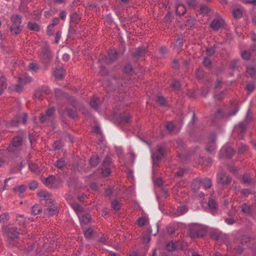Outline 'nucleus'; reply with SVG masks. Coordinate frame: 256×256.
<instances>
[{
	"label": "nucleus",
	"instance_id": "nucleus-1",
	"mask_svg": "<svg viewBox=\"0 0 256 256\" xmlns=\"http://www.w3.org/2000/svg\"><path fill=\"white\" fill-rule=\"evenodd\" d=\"M11 26L10 32L12 34L17 35L22 31V16L18 14H12L10 18Z\"/></svg>",
	"mask_w": 256,
	"mask_h": 256
},
{
	"label": "nucleus",
	"instance_id": "nucleus-2",
	"mask_svg": "<svg viewBox=\"0 0 256 256\" xmlns=\"http://www.w3.org/2000/svg\"><path fill=\"white\" fill-rule=\"evenodd\" d=\"M252 112L250 110H248L244 122L235 126L234 132V134L240 135V138H243L244 134L246 129V126L252 120Z\"/></svg>",
	"mask_w": 256,
	"mask_h": 256
},
{
	"label": "nucleus",
	"instance_id": "nucleus-3",
	"mask_svg": "<svg viewBox=\"0 0 256 256\" xmlns=\"http://www.w3.org/2000/svg\"><path fill=\"white\" fill-rule=\"evenodd\" d=\"M42 204L48 206V208L55 204L56 202L50 198V194L46 190H40L38 193Z\"/></svg>",
	"mask_w": 256,
	"mask_h": 256
},
{
	"label": "nucleus",
	"instance_id": "nucleus-4",
	"mask_svg": "<svg viewBox=\"0 0 256 256\" xmlns=\"http://www.w3.org/2000/svg\"><path fill=\"white\" fill-rule=\"evenodd\" d=\"M38 54L42 62L45 64L49 62L52 58L49 46L46 45H44L41 48V50L38 52Z\"/></svg>",
	"mask_w": 256,
	"mask_h": 256
},
{
	"label": "nucleus",
	"instance_id": "nucleus-5",
	"mask_svg": "<svg viewBox=\"0 0 256 256\" xmlns=\"http://www.w3.org/2000/svg\"><path fill=\"white\" fill-rule=\"evenodd\" d=\"M32 78L28 76L24 75L19 78L18 83L15 85H12L10 87L12 90H14L17 92H20L23 88L24 84L32 82Z\"/></svg>",
	"mask_w": 256,
	"mask_h": 256
},
{
	"label": "nucleus",
	"instance_id": "nucleus-6",
	"mask_svg": "<svg viewBox=\"0 0 256 256\" xmlns=\"http://www.w3.org/2000/svg\"><path fill=\"white\" fill-rule=\"evenodd\" d=\"M164 154V148L162 146H158L156 152L154 153H153L152 156L154 164H155L156 166H157L158 164V161L162 158Z\"/></svg>",
	"mask_w": 256,
	"mask_h": 256
},
{
	"label": "nucleus",
	"instance_id": "nucleus-7",
	"mask_svg": "<svg viewBox=\"0 0 256 256\" xmlns=\"http://www.w3.org/2000/svg\"><path fill=\"white\" fill-rule=\"evenodd\" d=\"M206 234V230L204 228L200 227H195L192 228L190 233V236L192 238L202 237Z\"/></svg>",
	"mask_w": 256,
	"mask_h": 256
},
{
	"label": "nucleus",
	"instance_id": "nucleus-8",
	"mask_svg": "<svg viewBox=\"0 0 256 256\" xmlns=\"http://www.w3.org/2000/svg\"><path fill=\"white\" fill-rule=\"evenodd\" d=\"M224 24L222 18L220 17L216 18L212 22L210 27L214 30H218L222 28Z\"/></svg>",
	"mask_w": 256,
	"mask_h": 256
},
{
	"label": "nucleus",
	"instance_id": "nucleus-9",
	"mask_svg": "<svg viewBox=\"0 0 256 256\" xmlns=\"http://www.w3.org/2000/svg\"><path fill=\"white\" fill-rule=\"evenodd\" d=\"M216 136L214 134H212L208 138V142L206 144V150L212 154L216 149V146L214 141L216 140Z\"/></svg>",
	"mask_w": 256,
	"mask_h": 256
},
{
	"label": "nucleus",
	"instance_id": "nucleus-10",
	"mask_svg": "<svg viewBox=\"0 0 256 256\" xmlns=\"http://www.w3.org/2000/svg\"><path fill=\"white\" fill-rule=\"evenodd\" d=\"M233 154V149L231 146L227 145L224 146L220 151V154L222 157L231 158Z\"/></svg>",
	"mask_w": 256,
	"mask_h": 256
},
{
	"label": "nucleus",
	"instance_id": "nucleus-11",
	"mask_svg": "<svg viewBox=\"0 0 256 256\" xmlns=\"http://www.w3.org/2000/svg\"><path fill=\"white\" fill-rule=\"evenodd\" d=\"M22 142V138L20 136H16L13 138L12 145L10 146L7 150L9 152H14V148L18 147L21 146Z\"/></svg>",
	"mask_w": 256,
	"mask_h": 256
},
{
	"label": "nucleus",
	"instance_id": "nucleus-12",
	"mask_svg": "<svg viewBox=\"0 0 256 256\" xmlns=\"http://www.w3.org/2000/svg\"><path fill=\"white\" fill-rule=\"evenodd\" d=\"M54 108H48L46 113L45 115H41L40 117V120L41 122H45L46 121L48 120L51 118L52 116L54 114Z\"/></svg>",
	"mask_w": 256,
	"mask_h": 256
},
{
	"label": "nucleus",
	"instance_id": "nucleus-13",
	"mask_svg": "<svg viewBox=\"0 0 256 256\" xmlns=\"http://www.w3.org/2000/svg\"><path fill=\"white\" fill-rule=\"evenodd\" d=\"M218 180L219 183L222 185H227L230 182V178L226 174H218Z\"/></svg>",
	"mask_w": 256,
	"mask_h": 256
},
{
	"label": "nucleus",
	"instance_id": "nucleus-14",
	"mask_svg": "<svg viewBox=\"0 0 256 256\" xmlns=\"http://www.w3.org/2000/svg\"><path fill=\"white\" fill-rule=\"evenodd\" d=\"M118 58V53L115 50H110L106 58L108 63H110Z\"/></svg>",
	"mask_w": 256,
	"mask_h": 256
},
{
	"label": "nucleus",
	"instance_id": "nucleus-15",
	"mask_svg": "<svg viewBox=\"0 0 256 256\" xmlns=\"http://www.w3.org/2000/svg\"><path fill=\"white\" fill-rule=\"evenodd\" d=\"M26 186L25 185H18L14 188V190L17 193L20 197L24 196V192Z\"/></svg>",
	"mask_w": 256,
	"mask_h": 256
},
{
	"label": "nucleus",
	"instance_id": "nucleus-16",
	"mask_svg": "<svg viewBox=\"0 0 256 256\" xmlns=\"http://www.w3.org/2000/svg\"><path fill=\"white\" fill-rule=\"evenodd\" d=\"M79 218L82 226L88 224L91 221V216L88 214H85L82 216H80Z\"/></svg>",
	"mask_w": 256,
	"mask_h": 256
},
{
	"label": "nucleus",
	"instance_id": "nucleus-17",
	"mask_svg": "<svg viewBox=\"0 0 256 256\" xmlns=\"http://www.w3.org/2000/svg\"><path fill=\"white\" fill-rule=\"evenodd\" d=\"M27 118H28V116L27 114L26 113L22 114L20 117L18 118L16 120H12V126H15L18 124L20 122H21L23 124H26L27 122Z\"/></svg>",
	"mask_w": 256,
	"mask_h": 256
},
{
	"label": "nucleus",
	"instance_id": "nucleus-18",
	"mask_svg": "<svg viewBox=\"0 0 256 256\" xmlns=\"http://www.w3.org/2000/svg\"><path fill=\"white\" fill-rule=\"evenodd\" d=\"M46 213L48 214L49 216H53L58 212V208L56 204H52V206L48 208L46 210Z\"/></svg>",
	"mask_w": 256,
	"mask_h": 256
},
{
	"label": "nucleus",
	"instance_id": "nucleus-19",
	"mask_svg": "<svg viewBox=\"0 0 256 256\" xmlns=\"http://www.w3.org/2000/svg\"><path fill=\"white\" fill-rule=\"evenodd\" d=\"M19 235L17 229L15 228H10L8 232V236L11 239H14L18 237Z\"/></svg>",
	"mask_w": 256,
	"mask_h": 256
},
{
	"label": "nucleus",
	"instance_id": "nucleus-20",
	"mask_svg": "<svg viewBox=\"0 0 256 256\" xmlns=\"http://www.w3.org/2000/svg\"><path fill=\"white\" fill-rule=\"evenodd\" d=\"M54 75L57 78H62L64 75V70L62 67L56 68L54 71Z\"/></svg>",
	"mask_w": 256,
	"mask_h": 256
},
{
	"label": "nucleus",
	"instance_id": "nucleus-21",
	"mask_svg": "<svg viewBox=\"0 0 256 256\" xmlns=\"http://www.w3.org/2000/svg\"><path fill=\"white\" fill-rule=\"evenodd\" d=\"M179 242H174L172 241L168 242L166 245V248L168 251H173L180 247Z\"/></svg>",
	"mask_w": 256,
	"mask_h": 256
},
{
	"label": "nucleus",
	"instance_id": "nucleus-22",
	"mask_svg": "<svg viewBox=\"0 0 256 256\" xmlns=\"http://www.w3.org/2000/svg\"><path fill=\"white\" fill-rule=\"evenodd\" d=\"M176 10L177 14L182 15L186 12V8L182 4L178 3L176 5Z\"/></svg>",
	"mask_w": 256,
	"mask_h": 256
},
{
	"label": "nucleus",
	"instance_id": "nucleus-23",
	"mask_svg": "<svg viewBox=\"0 0 256 256\" xmlns=\"http://www.w3.org/2000/svg\"><path fill=\"white\" fill-rule=\"evenodd\" d=\"M231 112L230 114H228V116H234L238 111V102L237 101H234L230 104Z\"/></svg>",
	"mask_w": 256,
	"mask_h": 256
},
{
	"label": "nucleus",
	"instance_id": "nucleus-24",
	"mask_svg": "<svg viewBox=\"0 0 256 256\" xmlns=\"http://www.w3.org/2000/svg\"><path fill=\"white\" fill-rule=\"evenodd\" d=\"M146 52V50L144 47L138 48L134 52V56L136 57H141L144 55Z\"/></svg>",
	"mask_w": 256,
	"mask_h": 256
},
{
	"label": "nucleus",
	"instance_id": "nucleus-25",
	"mask_svg": "<svg viewBox=\"0 0 256 256\" xmlns=\"http://www.w3.org/2000/svg\"><path fill=\"white\" fill-rule=\"evenodd\" d=\"M188 210L187 208L185 206H182L178 208L176 212L174 214L175 216H178L186 213Z\"/></svg>",
	"mask_w": 256,
	"mask_h": 256
},
{
	"label": "nucleus",
	"instance_id": "nucleus-26",
	"mask_svg": "<svg viewBox=\"0 0 256 256\" xmlns=\"http://www.w3.org/2000/svg\"><path fill=\"white\" fill-rule=\"evenodd\" d=\"M201 184L206 189L210 188L212 186V182L210 178H204L201 180Z\"/></svg>",
	"mask_w": 256,
	"mask_h": 256
},
{
	"label": "nucleus",
	"instance_id": "nucleus-27",
	"mask_svg": "<svg viewBox=\"0 0 256 256\" xmlns=\"http://www.w3.org/2000/svg\"><path fill=\"white\" fill-rule=\"evenodd\" d=\"M121 122L124 124H128L131 120V116L129 114H124L120 116Z\"/></svg>",
	"mask_w": 256,
	"mask_h": 256
},
{
	"label": "nucleus",
	"instance_id": "nucleus-28",
	"mask_svg": "<svg viewBox=\"0 0 256 256\" xmlns=\"http://www.w3.org/2000/svg\"><path fill=\"white\" fill-rule=\"evenodd\" d=\"M7 84L5 78H0V95L3 92L4 90L6 88Z\"/></svg>",
	"mask_w": 256,
	"mask_h": 256
},
{
	"label": "nucleus",
	"instance_id": "nucleus-29",
	"mask_svg": "<svg viewBox=\"0 0 256 256\" xmlns=\"http://www.w3.org/2000/svg\"><path fill=\"white\" fill-rule=\"evenodd\" d=\"M29 168L32 172L40 174L41 172V170L38 168V166L34 163H30L29 164Z\"/></svg>",
	"mask_w": 256,
	"mask_h": 256
},
{
	"label": "nucleus",
	"instance_id": "nucleus-30",
	"mask_svg": "<svg viewBox=\"0 0 256 256\" xmlns=\"http://www.w3.org/2000/svg\"><path fill=\"white\" fill-rule=\"evenodd\" d=\"M55 166H56V167L60 169H62L64 168L66 166L65 160L63 158H61L58 160L56 162Z\"/></svg>",
	"mask_w": 256,
	"mask_h": 256
},
{
	"label": "nucleus",
	"instance_id": "nucleus-31",
	"mask_svg": "<svg viewBox=\"0 0 256 256\" xmlns=\"http://www.w3.org/2000/svg\"><path fill=\"white\" fill-rule=\"evenodd\" d=\"M201 185V180L198 178L196 179L192 182V189L196 191L200 188Z\"/></svg>",
	"mask_w": 256,
	"mask_h": 256
},
{
	"label": "nucleus",
	"instance_id": "nucleus-32",
	"mask_svg": "<svg viewBox=\"0 0 256 256\" xmlns=\"http://www.w3.org/2000/svg\"><path fill=\"white\" fill-rule=\"evenodd\" d=\"M148 222V219L146 216H142L138 220V224L140 226L146 225Z\"/></svg>",
	"mask_w": 256,
	"mask_h": 256
},
{
	"label": "nucleus",
	"instance_id": "nucleus-33",
	"mask_svg": "<svg viewBox=\"0 0 256 256\" xmlns=\"http://www.w3.org/2000/svg\"><path fill=\"white\" fill-rule=\"evenodd\" d=\"M71 206L72 209L76 212L78 217H80V213L82 212V207L76 203H73Z\"/></svg>",
	"mask_w": 256,
	"mask_h": 256
},
{
	"label": "nucleus",
	"instance_id": "nucleus-34",
	"mask_svg": "<svg viewBox=\"0 0 256 256\" xmlns=\"http://www.w3.org/2000/svg\"><path fill=\"white\" fill-rule=\"evenodd\" d=\"M100 162V158L98 156H94L90 158V163L92 166H96Z\"/></svg>",
	"mask_w": 256,
	"mask_h": 256
},
{
	"label": "nucleus",
	"instance_id": "nucleus-35",
	"mask_svg": "<svg viewBox=\"0 0 256 256\" xmlns=\"http://www.w3.org/2000/svg\"><path fill=\"white\" fill-rule=\"evenodd\" d=\"M66 114L72 118H74L76 116V108H73L72 109H68L66 111Z\"/></svg>",
	"mask_w": 256,
	"mask_h": 256
},
{
	"label": "nucleus",
	"instance_id": "nucleus-36",
	"mask_svg": "<svg viewBox=\"0 0 256 256\" xmlns=\"http://www.w3.org/2000/svg\"><path fill=\"white\" fill-rule=\"evenodd\" d=\"M80 20V15L76 12L74 13L71 15V20L72 22L77 24Z\"/></svg>",
	"mask_w": 256,
	"mask_h": 256
},
{
	"label": "nucleus",
	"instance_id": "nucleus-37",
	"mask_svg": "<svg viewBox=\"0 0 256 256\" xmlns=\"http://www.w3.org/2000/svg\"><path fill=\"white\" fill-rule=\"evenodd\" d=\"M208 206L210 210H214L216 209L217 204L214 200L211 199L208 201Z\"/></svg>",
	"mask_w": 256,
	"mask_h": 256
},
{
	"label": "nucleus",
	"instance_id": "nucleus-38",
	"mask_svg": "<svg viewBox=\"0 0 256 256\" xmlns=\"http://www.w3.org/2000/svg\"><path fill=\"white\" fill-rule=\"evenodd\" d=\"M28 27L30 30L38 31L39 30V26L35 22H30L28 24Z\"/></svg>",
	"mask_w": 256,
	"mask_h": 256
},
{
	"label": "nucleus",
	"instance_id": "nucleus-39",
	"mask_svg": "<svg viewBox=\"0 0 256 256\" xmlns=\"http://www.w3.org/2000/svg\"><path fill=\"white\" fill-rule=\"evenodd\" d=\"M42 208L39 204L34 205L32 208V213L34 214H37L41 212Z\"/></svg>",
	"mask_w": 256,
	"mask_h": 256
},
{
	"label": "nucleus",
	"instance_id": "nucleus-40",
	"mask_svg": "<svg viewBox=\"0 0 256 256\" xmlns=\"http://www.w3.org/2000/svg\"><path fill=\"white\" fill-rule=\"evenodd\" d=\"M94 233V230L92 228H88L84 230V234L87 238H90L92 237Z\"/></svg>",
	"mask_w": 256,
	"mask_h": 256
},
{
	"label": "nucleus",
	"instance_id": "nucleus-41",
	"mask_svg": "<svg viewBox=\"0 0 256 256\" xmlns=\"http://www.w3.org/2000/svg\"><path fill=\"white\" fill-rule=\"evenodd\" d=\"M256 72V68L253 66H248L246 68V72L250 76H252Z\"/></svg>",
	"mask_w": 256,
	"mask_h": 256
},
{
	"label": "nucleus",
	"instance_id": "nucleus-42",
	"mask_svg": "<svg viewBox=\"0 0 256 256\" xmlns=\"http://www.w3.org/2000/svg\"><path fill=\"white\" fill-rule=\"evenodd\" d=\"M98 99L97 98H94L90 102V106L94 108H96L98 107Z\"/></svg>",
	"mask_w": 256,
	"mask_h": 256
},
{
	"label": "nucleus",
	"instance_id": "nucleus-43",
	"mask_svg": "<svg viewBox=\"0 0 256 256\" xmlns=\"http://www.w3.org/2000/svg\"><path fill=\"white\" fill-rule=\"evenodd\" d=\"M242 210L246 214H248L251 211V208L250 206L244 204L242 206Z\"/></svg>",
	"mask_w": 256,
	"mask_h": 256
},
{
	"label": "nucleus",
	"instance_id": "nucleus-44",
	"mask_svg": "<svg viewBox=\"0 0 256 256\" xmlns=\"http://www.w3.org/2000/svg\"><path fill=\"white\" fill-rule=\"evenodd\" d=\"M234 16L236 18H240L242 16V11L240 9H236L233 11Z\"/></svg>",
	"mask_w": 256,
	"mask_h": 256
},
{
	"label": "nucleus",
	"instance_id": "nucleus-45",
	"mask_svg": "<svg viewBox=\"0 0 256 256\" xmlns=\"http://www.w3.org/2000/svg\"><path fill=\"white\" fill-rule=\"evenodd\" d=\"M166 128L168 131L170 132H172L174 130L175 126L172 122H170L166 124Z\"/></svg>",
	"mask_w": 256,
	"mask_h": 256
},
{
	"label": "nucleus",
	"instance_id": "nucleus-46",
	"mask_svg": "<svg viewBox=\"0 0 256 256\" xmlns=\"http://www.w3.org/2000/svg\"><path fill=\"white\" fill-rule=\"evenodd\" d=\"M28 68L30 70L32 71L36 72L38 70L39 67H38V66L36 64L32 62V63L29 64Z\"/></svg>",
	"mask_w": 256,
	"mask_h": 256
},
{
	"label": "nucleus",
	"instance_id": "nucleus-47",
	"mask_svg": "<svg viewBox=\"0 0 256 256\" xmlns=\"http://www.w3.org/2000/svg\"><path fill=\"white\" fill-rule=\"evenodd\" d=\"M171 86L174 90H178L180 88V84L179 82L174 80L171 83Z\"/></svg>",
	"mask_w": 256,
	"mask_h": 256
},
{
	"label": "nucleus",
	"instance_id": "nucleus-48",
	"mask_svg": "<svg viewBox=\"0 0 256 256\" xmlns=\"http://www.w3.org/2000/svg\"><path fill=\"white\" fill-rule=\"evenodd\" d=\"M112 208L114 210H118L120 208V204L117 200H115L112 202Z\"/></svg>",
	"mask_w": 256,
	"mask_h": 256
},
{
	"label": "nucleus",
	"instance_id": "nucleus-49",
	"mask_svg": "<svg viewBox=\"0 0 256 256\" xmlns=\"http://www.w3.org/2000/svg\"><path fill=\"white\" fill-rule=\"evenodd\" d=\"M183 44V38L182 36H178L177 38V40L176 42V46L179 48H180Z\"/></svg>",
	"mask_w": 256,
	"mask_h": 256
},
{
	"label": "nucleus",
	"instance_id": "nucleus-50",
	"mask_svg": "<svg viewBox=\"0 0 256 256\" xmlns=\"http://www.w3.org/2000/svg\"><path fill=\"white\" fill-rule=\"evenodd\" d=\"M55 180V177L52 176H50L47 178L45 180V183L46 184L49 185L54 182Z\"/></svg>",
	"mask_w": 256,
	"mask_h": 256
},
{
	"label": "nucleus",
	"instance_id": "nucleus-51",
	"mask_svg": "<svg viewBox=\"0 0 256 256\" xmlns=\"http://www.w3.org/2000/svg\"><path fill=\"white\" fill-rule=\"evenodd\" d=\"M110 167L104 166L102 168V175L105 176H108L110 174Z\"/></svg>",
	"mask_w": 256,
	"mask_h": 256
},
{
	"label": "nucleus",
	"instance_id": "nucleus-52",
	"mask_svg": "<svg viewBox=\"0 0 256 256\" xmlns=\"http://www.w3.org/2000/svg\"><path fill=\"white\" fill-rule=\"evenodd\" d=\"M209 8L206 6H202L200 8V13L203 14H206L208 13L210 11Z\"/></svg>",
	"mask_w": 256,
	"mask_h": 256
},
{
	"label": "nucleus",
	"instance_id": "nucleus-53",
	"mask_svg": "<svg viewBox=\"0 0 256 256\" xmlns=\"http://www.w3.org/2000/svg\"><path fill=\"white\" fill-rule=\"evenodd\" d=\"M246 89L249 92H252L254 89V82H250L246 84Z\"/></svg>",
	"mask_w": 256,
	"mask_h": 256
},
{
	"label": "nucleus",
	"instance_id": "nucleus-54",
	"mask_svg": "<svg viewBox=\"0 0 256 256\" xmlns=\"http://www.w3.org/2000/svg\"><path fill=\"white\" fill-rule=\"evenodd\" d=\"M242 57L244 60H248L250 58V54L246 50H244L241 53Z\"/></svg>",
	"mask_w": 256,
	"mask_h": 256
},
{
	"label": "nucleus",
	"instance_id": "nucleus-55",
	"mask_svg": "<svg viewBox=\"0 0 256 256\" xmlns=\"http://www.w3.org/2000/svg\"><path fill=\"white\" fill-rule=\"evenodd\" d=\"M239 61L238 60L234 59L232 60L230 64V67L232 69H235L238 68Z\"/></svg>",
	"mask_w": 256,
	"mask_h": 256
},
{
	"label": "nucleus",
	"instance_id": "nucleus-56",
	"mask_svg": "<svg viewBox=\"0 0 256 256\" xmlns=\"http://www.w3.org/2000/svg\"><path fill=\"white\" fill-rule=\"evenodd\" d=\"M111 162L110 158L108 156H106L102 162V166L109 167V165Z\"/></svg>",
	"mask_w": 256,
	"mask_h": 256
},
{
	"label": "nucleus",
	"instance_id": "nucleus-57",
	"mask_svg": "<svg viewBox=\"0 0 256 256\" xmlns=\"http://www.w3.org/2000/svg\"><path fill=\"white\" fill-rule=\"evenodd\" d=\"M8 218V213H4L0 216V221L2 222H6Z\"/></svg>",
	"mask_w": 256,
	"mask_h": 256
},
{
	"label": "nucleus",
	"instance_id": "nucleus-58",
	"mask_svg": "<svg viewBox=\"0 0 256 256\" xmlns=\"http://www.w3.org/2000/svg\"><path fill=\"white\" fill-rule=\"evenodd\" d=\"M242 182L244 184H248L251 182L252 178L247 174L244 175L242 178Z\"/></svg>",
	"mask_w": 256,
	"mask_h": 256
},
{
	"label": "nucleus",
	"instance_id": "nucleus-59",
	"mask_svg": "<svg viewBox=\"0 0 256 256\" xmlns=\"http://www.w3.org/2000/svg\"><path fill=\"white\" fill-rule=\"evenodd\" d=\"M62 36V32L60 31L56 32L54 38V43L58 44Z\"/></svg>",
	"mask_w": 256,
	"mask_h": 256
},
{
	"label": "nucleus",
	"instance_id": "nucleus-60",
	"mask_svg": "<svg viewBox=\"0 0 256 256\" xmlns=\"http://www.w3.org/2000/svg\"><path fill=\"white\" fill-rule=\"evenodd\" d=\"M38 183L36 181H32L30 184L29 188L32 190H34L38 188Z\"/></svg>",
	"mask_w": 256,
	"mask_h": 256
},
{
	"label": "nucleus",
	"instance_id": "nucleus-61",
	"mask_svg": "<svg viewBox=\"0 0 256 256\" xmlns=\"http://www.w3.org/2000/svg\"><path fill=\"white\" fill-rule=\"evenodd\" d=\"M196 76L199 79H201V78H203L204 76V73L203 70L201 68L198 69L196 72Z\"/></svg>",
	"mask_w": 256,
	"mask_h": 256
},
{
	"label": "nucleus",
	"instance_id": "nucleus-62",
	"mask_svg": "<svg viewBox=\"0 0 256 256\" xmlns=\"http://www.w3.org/2000/svg\"><path fill=\"white\" fill-rule=\"evenodd\" d=\"M156 101L159 104H161L162 106H164L166 102V99L163 96H158V98Z\"/></svg>",
	"mask_w": 256,
	"mask_h": 256
},
{
	"label": "nucleus",
	"instance_id": "nucleus-63",
	"mask_svg": "<svg viewBox=\"0 0 256 256\" xmlns=\"http://www.w3.org/2000/svg\"><path fill=\"white\" fill-rule=\"evenodd\" d=\"M215 52V50L213 47H210L206 49V54L208 56H212Z\"/></svg>",
	"mask_w": 256,
	"mask_h": 256
},
{
	"label": "nucleus",
	"instance_id": "nucleus-64",
	"mask_svg": "<svg viewBox=\"0 0 256 256\" xmlns=\"http://www.w3.org/2000/svg\"><path fill=\"white\" fill-rule=\"evenodd\" d=\"M150 236L148 234H144L142 236V242L144 244L148 242L150 240Z\"/></svg>",
	"mask_w": 256,
	"mask_h": 256
}]
</instances>
